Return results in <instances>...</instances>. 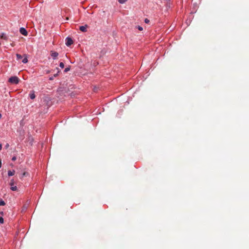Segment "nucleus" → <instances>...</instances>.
<instances>
[{"label": "nucleus", "instance_id": "nucleus-1", "mask_svg": "<svg viewBox=\"0 0 249 249\" xmlns=\"http://www.w3.org/2000/svg\"><path fill=\"white\" fill-rule=\"evenodd\" d=\"M8 82L11 84L17 85L19 83V79L16 76H11L9 78Z\"/></svg>", "mask_w": 249, "mask_h": 249}, {"label": "nucleus", "instance_id": "nucleus-2", "mask_svg": "<svg viewBox=\"0 0 249 249\" xmlns=\"http://www.w3.org/2000/svg\"><path fill=\"white\" fill-rule=\"evenodd\" d=\"M73 40L71 37H67L66 38V42L65 44L67 46H71L72 44H73Z\"/></svg>", "mask_w": 249, "mask_h": 249}, {"label": "nucleus", "instance_id": "nucleus-3", "mask_svg": "<svg viewBox=\"0 0 249 249\" xmlns=\"http://www.w3.org/2000/svg\"><path fill=\"white\" fill-rule=\"evenodd\" d=\"M14 180L12 179L11 180L9 184L11 186L10 189H11V190L15 191L17 190L18 188L16 186H14Z\"/></svg>", "mask_w": 249, "mask_h": 249}, {"label": "nucleus", "instance_id": "nucleus-4", "mask_svg": "<svg viewBox=\"0 0 249 249\" xmlns=\"http://www.w3.org/2000/svg\"><path fill=\"white\" fill-rule=\"evenodd\" d=\"M19 31H20V33L22 35H24V36H27V35H28L27 31H26V30L24 28H23V27H21V28H20V29H19Z\"/></svg>", "mask_w": 249, "mask_h": 249}, {"label": "nucleus", "instance_id": "nucleus-5", "mask_svg": "<svg viewBox=\"0 0 249 249\" xmlns=\"http://www.w3.org/2000/svg\"><path fill=\"white\" fill-rule=\"evenodd\" d=\"M88 27V25L87 24L84 26H81L79 27V29L81 31L83 32H86L87 31V28Z\"/></svg>", "mask_w": 249, "mask_h": 249}, {"label": "nucleus", "instance_id": "nucleus-6", "mask_svg": "<svg viewBox=\"0 0 249 249\" xmlns=\"http://www.w3.org/2000/svg\"><path fill=\"white\" fill-rule=\"evenodd\" d=\"M58 55V53L56 52H51V56L53 59H56Z\"/></svg>", "mask_w": 249, "mask_h": 249}, {"label": "nucleus", "instance_id": "nucleus-7", "mask_svg": "<svg viewBox=\"0 0 249 249\" xmlns=\"http://www.w3.org/2000/svg\"><path fill=\"white\" fill-rule=\"evenodd\" d=\"M56 70H57V72L56 73H55L53 74V76H51L49 77V80H53L54 77H57L58 75V73H59L60 72V71L59 70L58 68H56Z\"/></svg>", "mask_w": 249, "mask_h": 249}, {"label": "nucleus", "instance_id": "nucleus-8", "mask_svg": "<svg viewBox=\"0 0 249 249\" xmlns=\"http://www.w3.org/2000/svg\"><path fill=\"white\" fill-rule=\"evenodd\" d=\"M0 38L3 39L4 40L8 39V36L6 35L5 34H4L3 33H0Z\"/></svg>", "mask_w": 249, "mask_h": 249}, {"label": "nucleus", "instance_id": "nucleus-9", "mask_svg": "<svg viewBox=\"0 0 249 249\" xmlns=\"http://www.w3.org/2000/svg\"><path fill=\"white\" fill-rule=\"evenodd\" d=\"M29 96L31 99H34L36 97V95L35 94L34 91H31V92L29 94Z\"/></svg>", "mask_w": 249, "mask_h": 249}, {"label": "nucleus", "instance_id": "nucleus-10", "mask_svg": "<svg viewBox=\"0 0 249 249\" xmlns=\"http://www.w3.org/2000/svg\"><path fill=\"white\" fill-rule=\"evenodd\" d=\"M15 172V170H12V171L9 170L8 171V175L9 176H12L14 175Z\"/></svg>", "mask_w": 249, "mask_h": 249}, {"label": "nucleus", "instance_id": "nucleus-11", "mask_svg": "<svg viewBox=\"0 0 249 249\" xmlns=\"http://www.w3.org/2000/svg\"><path fill=\"white\" fill-rule=\"evenodd\" d=\"M16 56L18 60H19L22 58V55L18 53L16 54Z\"/></svg>", "mask_w": 249, "mask_h": 249}, {"label": "nucleus", "instance_id": "nucleus-12", "mask_svg": "<svg viewBox=\"0 0 249 249\" xmlns=\"http://www.w3.org/2000/svg\"><path fill=\"white\" fill-rule=\"evenodd\" d=\"M5 204L4 201L2 199H0V206H4Z\"/></svg>", "mask_w": 249, "mask_h": 249}, {"label": "nucleus", "instance_id": "nucleus-13", "mask_svg": "<svg viewBox=\"0 0 249 249\" xmlns=\"http://www.w3.org/2000/svg\"><path fill=\"white\" fill-rule=\"evenodd\" d=\"M22 63L25 64V63H27L28 62V59L27 58V57H25V58H24V59L22 60Z\"/></svg>", "mask_w": 249, "mask_h": 249}, {"label": "nucleus", "instance_id": "nucleus-14", "mask_svg": "<svg viewBox=\"0 0 249 249\" xmlns=\"http://www.w3.org/2000/svg\"><path fill=\"white\" fill-rule=\"evenodd\" d=\"M127 0H118V2L121 4L125 3Z\"/></svg>", "mask_w": 249, "mask_h": 249}, {"label": "nucleus", "instance_id": "nucleus-15", "mask_svg": "<svg viewBox=\"0 0 249 249\" xmlns=\"http://www.w3.org/2000/svg\"><path fill=\"white\" fill-rule=\"evenodd\" d=\"M59 67L62 69L64 68V63L63 62H60L59 64Z\"/></svg>", "mask_w": 249, "mask_h": 249}, {"label": "nucleus", "instance_id": "nucleus-16", "mask_svg": "<svg viewBox=\"0 0 249 249\" xmlns=\"http://www.w3.org/2000/svg\"><path fill=\"white\" fill-rule=\"evenodd\" d=\"M70 70V67H67V68H65V69L64 70V72H67L69 71Z\"/></svg>", "mask_w": 249, "mask_h": 249}, {"label": "nucleus", "instance_id": "nucleus-17", "mask_svg": "<svg viewBox=\"0 0 249 249\" xmlns=\"http://www.w3.org/2000/svg\"><path fill=\"white\" fill-rule=\"evenodd\" d=\"M3 222H4L3 218H2V217H0V223L3 224Z\"/></svg>", "mask_w": 249, "mask_h": 249}, {"label": "nucleus", "instance_id": "nucleus-18", "mask_svg": "<svg viewBox=\"0 0 249 249\" xmlns=\"http://www.w3.org/2000/svg\"><path fill=\"white\" fill-rule=\"evenodd\" d=\"M137 28L140 31H142L143 30L142 27L140 26H137Z\"/></svg>", "mask_w": 249, "mask_h": 249}, {"label": "nucleus", "instance_id": "nucleus-19", "mask_svg": "<svg viewBox=\"0 0 249 249\" xmlns=\"http://www.w3.org/2000/svg\"><path fill=\"white\" fill-rule=\"evenodd\" d=\"M144 22H145L146 23H149V19H148L147 18H145V19H144Z\"/></svg>", "mask_w": 249, "mask_h": 249}, {"label": "nucleus", "instance_id": "nucleus-20", "mask_svg": "<svg viewBox=\"0 0 249 249\" xmlns=\"http://www.w3.org/2000/svg\"><path fill=\"white\" fill-rule=\"evenodd\" d=\"M26 175H27V173H26V172H24V173L22 174V176H21V178H22V177H24V176H26Z\"/></svg>", "mask_w": 249, "mask_h": 249}, {"label": "nucleus", "instance_id": "nucleus-21", "mask_svg": "<svg viewBox=\"0 0 249 249\" xmlns=\"http://www.w3.org/2000/svg\"><path fill=\"white\" fill-rule=\"evenodd\" d=\"M16 159H17V158H16V157H15V156L13 157L12 158V160L13 161H15V160H16Z\"/></svg>", "mask_w": 249, "mask_h": 249}, {"label": "nucleus", "instance_id": "nucleus-22", "mask_svg": "<svg viewBox=\"0 0 249 249\" xmlns=\"http://www.w3.org/2000/svg\"><path fill=\"white\" fill-rule=\"evenodd\" d=\"M2 148V144L0 143V151L1 150Z\"/></svg>", "mask_w": 249, "mask_h": 249}, {"label": "nucleus", "instance_id": "nucleus-23", "mask_svg": "<svg viewBox=\"0 0 249 249\" xmlns=\"http://www.w3.org/2000/svg\"><path fill=\"white\" fill-rule=\"evenodd\" d=\"M8 146H9V144H8V143H7V144H6V145H5V147H6V148H7V147H8Z\"/></svg>", "mask_w": 249, "mask_h": 249}, {"label": "nucleus", "instance_id": "nucleus-24", "mask_svg": "<svg viewBox=\"0 0 249 249\" xmlns=\"http://www.w3.org/2000/svg\"><path fill=\"white\" fill-rule=\"evenodd\" d=\"M1 160H0V168L1 167Z\"/></svg>", "mask_w": 249, "mask_h": 249}, {"label": "nucleus", "instance_id": "nucleus-25", "mask_svg": "<svg viewBox=\"0 0 249 249\" xmlns=\"http://www.w3.org/2000/svg\"><path fill=\"white\" fill-rule=\"evenodd\" d=\"M1 118V114L0 113V119Z\"/></svg>", "mask_w": 249, "mask_h": 249}]
</instances>
